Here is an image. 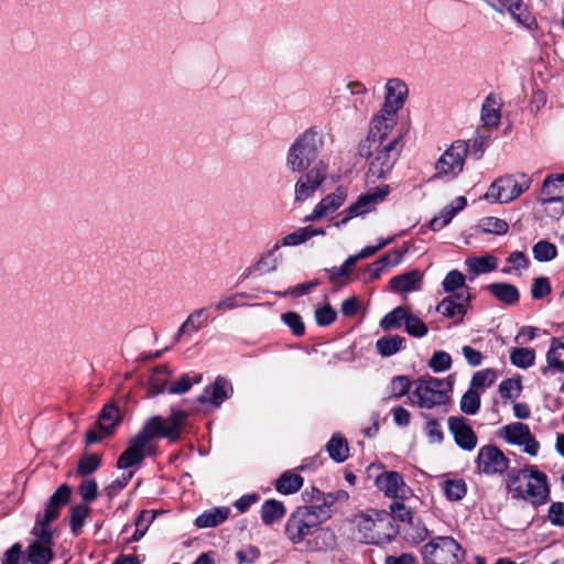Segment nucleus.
<instances>
[{"mask_svg":"<svg viewBox=\"0 0 564 564\" xmlns=\"http://www.w3.org/2000/svg\"><path fill=\"white\" fill-rule=\"evenodd\" d=\"M186 419L187 412L175 409H172L170 417L165 421L160 415L151 416L138 434L130 438L128 447L117 459V468L128 469L142 463L147 455H152L148 445L153 438H167L170 442L178 441L185 427Z\"/></svg>","mask_w":564,"mask_h":564,"instance_id":"f257e3e1","label":"nucleus"},{"mask_svg":"<svg viewBox=\"0 0 564 564\" xmlns=\"http://www.w3.org/2000/svg\"><path fill=\"white\" fill-rule=\"evenodd\" d=\"M72 487L61 485L46 502L44 513L36 514L31 531L35 539L26 549V558L31 564H50L53 561L54 535L50 524L58 519L61 509L69 502Z\"/></svg>","mask_w":564,"mask_h":564,"instance_id":"f03ea898","label":"nucleus"},{"mask_svg":"<svg viewBox=\"0 0 564 564\" xmlns=\"http://www.w3.org/2000/svg\"><path fill=\"white\" fill-rule=\"evenodd\" d=\"M326 520L328 519L319 509L315 513L306 507H297L289 517L284 532L293 544L301 543L310 534H316V539H323L325 547H332L335 544V534L329 529L319 528Z\"/></svg>","mask_w":564,"mask_h":564,"instance_id":"7ed1b4c3","label":"nucleus"},{"mask_svg":"<svg viewBox=\"0 0 564 564\" xmlns=\"http://www.w3.org/2000/svg\"><path fill=\"white\" fill-rule=\"evenodd\" d=\"M454 379H438L432 376L421 377L415 381L413 397L415 404L422 410L440 409L443 414L448 412L452 402L449 393L453 390Z\"/></svg>","mask_w":564,"mask_h":564,"instance_id":"20e7f679","label":"nucleus"},{"mask_svg":"<svg viewBox=\"0 0 564 564\" xmlns=\"http://www.w3.org/2000/svg\"><path fill=\"white\" fill-rule=\"evenodd\" d=\"M323 139L313 128L302 133L290 147L286 165L293 172L307 170L318 158L323 148Z\"/></svg>","mask_w":564,"mask_h":564,"instance_id":"39448f33","label":"nucleus"},{"mask_svg":"<svg viewBox=\"0 0 564 564\" xmlns=\"http://www.w3.org/2000/svg\"><path fill=\"white\" fill-rule=\"evenodd\" d=\"M394 86L399 90V100H397V106H393L391 101L392 95L388 96L384 99V104L380 109V112L373 117L368 131L371 137L373 135L375 138L382 140V142L388 141L387 138L389 133L397 124V111L403 106L408 95V87H404L397 82H392L390 84L389 90L395 89Z\"/></svg>","mask_w":564,"mask_h":564,"instance_id":"423d86ee","label":"nucleus"},{"mask_svg":"<svg viewBox=\"0 0 564 564\" xmlns=\"http://www.w3.org/2000/svg\"><path fill=\"white\" fill-rule=\"evenodd\" d=\"M425 564H459L465 557V551L452 536L432 539L422 549Z\"/></svg>","mask_w":564,"mask_h":564,"instance_id":"0eeeda50","label":"nucleus"},{"mask_svg":"<svg viewBox=\"0 0 564 564\" xmlns=\"http://www.w3.org/2000/svg\"><path fill=\"white\" fill-rule=\"evenodd\" d=\"M402 148L401 134L384 141L369 163L368 175L384 178L398 161Z\"/></svg>","mask_w":564,"mask_h":564,"instance_id":"6e6552de","label":"nucleus"},{"mask_svg":"<svg viewBox=\"0 0 564 564\" xmlns=\"http://www.w3.org/2000/svg\"><path fill=\"white\" fill-rule=\"evenodd\" d=\"M469 145L464 140H457L452 143L435 163V177L455 178L464 169L465 160L468 154Z\"/></svg>","mask_w":564,"mask_h":564,"instance_id":"1a4fd4ad","label":"nucleus"},{"mask_svg":"<svg viewBox=\"0 0 564 564\" xmlns=\"http://www.w3.org/2000/svg\"><path fill=\"white\" fill-rule=\"evenodd\" d=\"M530 184L529 178L519 183L513 176L499 177L489 186L485 197L500 204L509 203L527 192Z\"/></svg>","mask_w":564,"mask_h":564,"instance_id":"9d476101","label":"nucleus"},{"mask_svg":"<svg viewBox=\"0 0 564 564\" xmlns=\"http://www.w3.org/2000/svg\"><path fill=\"white\" fill-rule=\"evenodd\" d=\"M389 194V186L376 187L371 192L360 195L357 200L346 208L340 215L343 218L335 226L341 227L350 219L369 213L376 208V205L382 202Z\"/></svg>","mask_w":564,"mask_h":564,"instance_id":"9b49d317","label":"nucleus"},{"mask_svg":"<svg viewBox=\"0 0 564 564\" xmlns=\"http://www.w3.org/2000/svg\"><path fill=\"white\" fill-rule=\"evenodd\" d=\"M475 463L480 473L502 475L509 469L510 460L498 446L488 444L479 448Z\"/></svg>","mask_w":564,"mask_h":564,"instance_id":"f8f14e48","label":"nucleus"},{"mask_svg":"<svg viewBox=\"0 0 564 564\" xmlns=\"http://www.w3.org/2000/svg\"><path fill=\"white\" fill-rule=\"evenodd\" d=\"M525 480V485L522 486L523 497H520L519 500H528L535 508L546 503L550 499L546 475L538 470L535 466H530V474Z\"/></svg>","mask_w":564,"mask_h":564,"instance_id":"ddd939ff","label":"nucleus"},{"mask_svg":"<svg viewBox=\"0 0 564 564\" xmlns=\"http://www.w3.org/2000/svg\"><path fill=\"white\" fill-rule=\"evenodd\" d=\"M328 173V165L316 162L311 170L302 175L295 184V199L305 200L323 184Z\"/></svg>","mask_w":564,"mask_h":564,"instance_id":"4468645a","label":"nucleus"},{"mask_svg":"<svg viewBox=\"0 0 564 564\" xmlns=\"http://www.w3.org/2000/svg\"><path fill=\"white\" fill-rule=\"evenodd\" d=\"M375 485L391 499L403 500L411 494V489L406 486L402 475L395 470L382 471L375 478Z\"/></svg>","mask_w":564,"mask_h":564,"instance_id":"2eb2a0df","label":"nucleus"},{"mask_svg":"<svg viewBox=\"0 0 564 564\" xmlns=\"http://www.w3.org/2000/svg\"><path fill=\"white\" fill-rule=\"evenodd\" d=\"M542 197L539 198L541 204H557L555 216H560L564 212V174H551L545 177L541 188Z\"/></svg>","mask_w":564,"mask_h":564,"instance_id":"dca6fc26","label":"nucleus"},{"mask_svg":"<svg viewBox=\"0 0 564 564\" xmlns=\"http://www.w3.org/2000/svg\"><path fill=\"white\" fill-rule=\"evenodd\" d=\"M234 393L232 384L224 377H217L215 381L207 386L203 393L196 398L199 404L209 403L213 408L220 406L224 401L229 399Z\"/></svg>","mask_w":564,"mask_h":564,"instance_id":"f3484780","label":"nucleus"},{"mask_svg":"<svg viewBox=\"0 0 564 564\" xmlns=\"http://www.w3.org/2000/svg\"><path fill=\"white\" fill-rule=\"evenodd\" d=\"M448 430L459 448L464 451H473L476 447L477 435L466 417L451 416L448 419Z\"/></svg>","mask_w":564,"mask_h":564,"instance_id":"a211bd4d","label":"nucleus"},{"mask_svg":"<svg viewBox=\"0 0 564 564\" xmlns=\"http://www.w3.org/2000/svg\"><path fill=\"white\" fill-rule=\"evenodd\" d=\"M499 6L502 8H498L492 4L494 9L500 13L506 9L509 14L517 21L518 24L524 26L530 31H534L539 28L536 18L530 12L528 6L523 0H497Z\"/></svg>","mask_w":564,"mask_h":564,"instance_id":"6ab92c4d","label":"nucleus"},{"mask_svg":"<svg viewBox=\"0 0 564 564\" xmlns=\"http://www.w3.org/2000/svg\"><path fill=\"white\" fill-rule=\"evenodd\" d=\"M371 513L362 512L356 517V522L359 532L362 533V539L366 543L376 544L380 540L379 532L376 528L383 522L384 511L370 510Z\"/></svg>","mask_w":564,"mask_h":564,"instance_id":"aec40b11","label":"nucleus"},{"mask_svg":"<svg viewBox=\"0 0 564 564\" xmlns=\"http://www.w3.org/2000/svg\"><path fill=\"white\" fill-rule=\"evenodd\" d=\"M346 199V192L338 187L334 193L326 195L313 209L306 220H317L328 213L337 210Z\"/></svg>","mask_w":564,"mask_h":564,"instance_id":"412c9836","label":"nucleus"},{"mask_svg":"<svg viewBox=\"0 0 564 564\" xmlns=\"http://www.w3.org/2000/svg\"><path fill=\"white\" fill-rule=\"evenodd\" d=\"M466 205L467 199L464 196L456 197L449 205L445 206L440 212L438 216H435L430 220V229L433 231L441 230L443 227L449 224L454 216L460 210H463L466 207Z\"/></svg>","mask_w":564,"mask_h":564,"instance_id":"4be33fe9","label":"nucleus"},{"mask_svg":"<svg viewBox=\"0 0 564 564\" xmlns=\"http://www.w3.org/2000/svg\"><path fill=\"white\" fill-rule=\"evenodd\" d=\"M422 274L419 270H411L393 276L389 284L393 292H411L420 289Z\"/></svg>","mask_w":564,"mask_h":564,"instance_id":"5701e85b","label":"nucleus"},{"mask_svg":"<svg viewBox=\"0 0 564 564\" xmlns=\"http://www.w3.org/2000/svg\"><path fill=\"white\" fill-rule=\"evenodd\" d=\"M486 290L499 302L506 305H514L519 302L520 293L516 285L507 282L488 284Z\"/></svg>","mask_w":564,"mask_h":564,"instance_id":"b1692460","label":"nucleus"},{"mask_svg":"<svg viewBox=\"0 0 564 564\" xmlns=\"http://www.w3.org/2000/svg\"><path fill=\"white\" fill-rule=\"evenodd\" d=\"M530 466L531 465H527L523 468H512L507 470L506 490L511 495L512 499H520V497H523L522 480L528 479Z\"/></svg>","mask_w":564,"mask_h":564,"instance_id":"393cba45","label":"nucleus"},{"mask_svg":"<svg viewBox=\"0 0 564 564\" xmlns=\"http://www.w3.org/2000/svg\"><path fill=\"white\" fill-rule=\"evenodd\" d=\"M302 499L305 502L303 507L313 510L315 513L318 512V509L321 511L323 509L325 518L329 519L332 517L333 510L327 509L326 492L321 491L316 487H312L303 491Z\"/></svg>","mask_w":564,"mask_h":564,"instance_id":"a878e982","label":"nucleus"},{"mask_svg":"<svg viewBox=\"0 0 564 564\" xmlns=\"http://www.w3.org/2000/svg\"><path fill=\"white\" fill-rule=\"evenodd\" d=\"M121 422L120 410L116 404H106L98 417V427L106 435H111Z\"/></svg>","mask_w":564,"mask_h":564,"instance_id":"bb28decb","label":"nucleus"},{"mask_svg":"<svg viewBox=\"0 0 564 564\" xmlns=\"http://www.w3.org/2000/svg\"><path fill=\"white\" fill-rule=\"evenodd\" d=\"M230 510L228 507H215L204 511L195 519L197 528H215L225 522L229 517Z\"/></svg>","mask_w":564,"mask_h":564,"instance_id":"cd10ccee","label":"nucleus"},{"mask_svg":"<svg viewBox=\"0 0 564 564\" xmlns=\"http://www.w3.org/2000/svg\"><path fill=\"white\" fill-rule=\"evenodd\" d=\"M547 367L542 369L546 373L547 369L553 372L564 373V344L556 337L551 339L550 349L546 352Z\"/></svg>","mask_w":564,"mask_h":564,"instance_id":"c85d7f7f","label":"nucleus"},{"mask_svg":"<svg viewBox=\"0 0 564 564\" xmlns=\"http://www.w3.org/2000/svg\"><path fill=\"white\" fill-rule=\"evenodd\" d=\"M304 484V479L300 474L293 470L283 471L274 481L275 490L282 495H292L297 492Z\"/></svg>","mask_w":564,"mask_h":564,"instance_id":"c756f323","label":"nucleus"},{"mask_svg":"<svg viewBox=\"0 0 564 564\" xmlns=\"http://www.w3.org/2000/svg\"><path fill=\"white\" fill-rule=\"evenodd\" d=\"M436 312L447 318H455L454 324H460L467 313L466 305L454 297H444L436 306Z\"/></svg>","mask_w":564,"mask_h":564,"instance_id":"7c9ffc66","label":"nucleus"},{"mask_svg":"<svg viewBox=\"0 0 564 564\" xmlns=\"http://www.w3.org/2000/svg\"><path fill=\"white\" fill-rule=\"evenodd\" d=\"M356 265V261L350 256L340 267L326 269L328 280L337 288H341L350 281V274Z\"/></svg>","mask_w":564,"mask_h":564,"instance_id":"2f4dec72","label":"nucleus"},{"mask_svg":"<svg viewBox=\"0 0 564 564\" xmlns=\"http://www.w3.org/2000/svg\"><path fill=\"white\" fill-rule=\"evenodd\" d=\"M326 451L329 457L336 463L345 462L349 456V446L347 440L340 434H334L326 444Z\"/></svg>","mask_w":564,"mask_h":564,"instance_id":"473e14b6","label":"nucleus"},{"mask_svg":"<svg viewBox=\"0 0 564 564\" xmlns=\"http://www.w3.org/2000/svg\"><path fill=\"white\" fill-rule=\"evenodd\" d=\"M283 502L275 499H268L261 507V520L265 525H272L285 516Z\"/></svg>","mask_w":564,"mask_h":564,"instance_id":"72a5a7b5","label":"nucleus"},{"mask_svg":"<svg viewBox=\"0 0 564 564\" xmlns=\"http://www.w3.org/2000/svg\"><path fill=\"white\" fill-rule=\"evenodd\" d=\"M468 272L475 275L488 273L497 269V258L488 254L484 257H470L466 260Z\"/></svg>","mask_w":564,"mask_h":564,"instance_id":"f704fd0d","label":"nucleus"},{"mask_svg":"<svg viewBox=\"0 0 564 564\" xmlns=\"http://www.w3.org/2000/svg\"><path fill=\"white\" fill-rule=\"evenodd\" d=\"M90 512V507L86 503H78L70 508L69 528L74 535L79 534Z\"/></svg>","mask_w":564,"mask_h":564,"instance_id":"c9c22d12","label":"nucleus"},{"mask_svg":"<svg viewBox=\"0 0 564 564\" xmlns=\"http://www.w3.org/2000/svg\"><path fill=\"white\" fill-rule=\"evenodd\" d=\"M101 466V455L97 453L84 454L78 463L76 468V475L79 477L87 478L97 471Z\"/></svg>","mask_w":564,"mask_h":564,"instance_id":"e433bc0d","label":"nucleus"},{"mask_svg":"<svg viewBox=\"0 0 564 564\" xmlns=\"http://www.w3.org/2000/svg\"><path fill=\"white\" fill-rule=\"evenodd\" d=\"M325 235V230L323 228H312L304 227L300 228L282 239L283 246H297L311 239L314 236Z\"/></svg>","mask_w":564,"mask_h":564,"instance_id":"4c0bfd02","label":"nucleus"},{"mask_svg":"<svg viewBox=\"0 0 564 564\" xmlns=\"http://www.w3.org/2000/svg\"><path fill=\"white\" fill-rule=\"evenodd\" d=\"M403 341L400 335L382 336L377 340L376 348L382 357H390L401 349Z\"/></svg>","mask_w":564,"mask_h":564,"instance_id":"58836bf2","label":"nucleus"},{"mask_svg":"<svg viewBox=\"0 0 564 564\" xmlns=\"http://www.w3.org/2000/svg\"><path fill=\"white\" fill-rule=\"evenodd\" d=\"M170 371L162 365L153 369L149 379V391L152 395L162 393L166 389Z\"/></svg>","mask_w":564,"mask_h":564,"instance_id":"ea45409f","label":"nucleus"},{"mask_svg":"<svg viewBox=\"0 0 564 564\" xmlns=\"http://www.w3.org/2000/svg\"><path fill=\"white\" fill-rule=\"evenodd\" d=\"M503 431L506 441L514 445H522L525 442V437L530 436L529 426L520 422L506 425Z\"/></svg>","mask_w":564,"mask_h":564,"instance_id":"a19ab883","label":"nucleus"},{"mask_svg":"<svg viewBox=\"0 0 564 564\" xmlns=\"http://www.w3.org/2000/svg\"><path fill=\"white\" fill-rule=\"evenodd\" d=\"M445 497L449 501H459L467 494V485L464 479H447L443 482Z\"/></svg>","mask_w":564,"mask_h":564,"instance_id":"79ce46f5","label":"nucleus"},{"mask_svg":"<svg viewBox=\"0 0 564 564\" xmlns=\"http://www.w3.org/2000/svg\"><path fill=\"white\" fill-rule=\"evenodd\" d=\"M408 310L403 306H398L393 308L391 312L386 314L380 321V327L383 330H390L400 328L402 323L406 318Z\"/></svg>","mask_w":564,"mask_h":564,"instance_id":"37998d69","label":"nucleus"},{"mask_svg":"<svg viewBox=\"0 0 564 564\" xmlns=\"http://www.w3.org/2000/svg\"><path fill=\"white\" fill-rule=\"evenodd\" d=\"M535 352L532 348H513L510 352V361L518 368H529L534 364Z\"/></svg>","mask_w":564,"mask_h":564,"instance_id":"c03bdc74","label":"nucleus"},{"mask_svg":"<svg viewBox=\"0 0 564 564\" xmlns=\"http://www.w3.org/2000/svg\"><path fill=\"white\" fill-rule=\"evenodd\" d=\"M532 252L539 262H547L556 258L557 247L546 240H540L533 246Z\"/></svg>","mask_w":564,"mask_h":564,"instance_id":"a18cd8bd","label":"nucleus"},{"mask_svg":"<svg viewBox=\"0 0 564 564\" xmlns=\"http://www.w3.org/2000/svg\"><path fill=\"white\" fill-rule=\"evenodd\" d=\"M460 411L465 414H476L480 408V394L469 388L462 397L459 402Z\"/></svg>","mask_w":564,"mask_h":564,"instance_id":"49530a36","label":"nucleus"},{"mask_svg":"<svg viewBox=\"0 0 564 564\" xmlns=\"http://www.w3.org/2000/svg\"><path fill=\"white\" fill-rule=\"evenodd\" d=\"M155 511L154 510H143L140 512L135 520V531L133 535L131 536V541H139L147 532L149 525L153 522L155 519Z\"/></svg>","mask_w":564,"mask_h":564,"instance_id":"de8ad7c7","label":"nucleus"},{"mask_svg":"<svg viewBox=\"0 0 564 564\" xmlns=\"http://www.w3.org/2000/svg\"><path fill=\"white\" fill-rule=\"evenodd\" d=\"M479 226L484 232L494 235H505L509 230L508 223L497 217H485L480 220Z\"/></svg>","mask_w":564,"mask_h":564,"instance_id":"09e8293b","label":"nucleus"},{"mask_svg":"<svg viewBox=\"0 0 564 564\" xmlns=\"http://www.w3.org/2000/svg\"><path fill=\"white\" fill-rule=\"evenodd\" d=\"M497 378L496 371L491 368H487L474 373L470 388L471 389H484L495 383Z\"/></svg>","mask_w":564,"mask_h":564,"instance_id":"8fccbe9b","label":"nucleus"},{"mask_svg":"<svg viewBox=\"0 0 564 564\" xmlns=\"http://www.w3.org/2000/svg\"><path fill=\"white\" fill-rule=\"evenodd\" d=\"M202 379L203 376L200 373L194 376L193 378L186 373L182 375L175 383L167 388V392L170 394H183L187 392L193 387V384L199 383Z\"/></svg>","mask_w":564,"mask_h":564,"instance_id":"3c124183","label":"nucleus"},{"mask_svg":"<svg viewBox=\"0 0 564 564\" xmlns=\"http://www.w3.org/2000/svg\"><path fill=\"white\" fill-rule=\"evenodd\" d=\"M404 325L406 333L413 337H423L429 330L426 324L420 317L409 312L406 313Z\"/></svg>","mask_w":564,"mask_h":564,"instance_id":"603ef678","label":"nucleus"},{"mask_svg":"<svg viewBox=\"0 0 564 564\" xmlns=\"http://www.w3.org/2000/svg\"><path fill=\"white\" fill-rule=\"evenodd\" d=\"M281 319L291 329L294 336L302 337L305 334V325L299 313L286 312L282 314Z\"/></svg>","mask_w":564,"mask_h":564,"instance_id":"864d4df0","label":"nucleus"},{"mask_svg":"<svg viewBox=\"0 0 564 564\" xmlns=\"http://www.w3.org/2000/svg\"><path fill=\"white\" fill-rule=\"evenodd\" d=\"M492 105H495V100L492 96H488L482 105L481 119L486 126L497 127L500 120V111L495 109Z\"/></svg>","mask_w":564,"mask_h":564,"instance_id":"5fc2aeb1","label":"nucleus"},{"mask_svg":"<svg viewBox=\"0 0 564 564\" xmlns=\"http://www.w3.org/2000/svg\"><path fill=\"white\" fill-rule=\"evenodd\" d=\"M78 494L83 499L82 503L88 505L95 501L98 497L97 481L93 478L83 480L78 486Z\"/></svg>","mask_w":564,"mask_h":564,"instance_id":"6e6d98bb","label":"nucleus"},{"mask_svg":"<svg viewBox=\"0 0 564 564\" xmlns=\"http://www.w3.org/2000/svg\"><path fill=\"white\" fill-rule=\"evenodd\" d=\"M465 285V275L458 270L449 271L443 282L442 286L446 293H453Z\"/></svg>","mask_w":564,"mask_h":564,"instance_id":"4d7b16f0","label":"nucleus"},{"mask_svg":"<svg viewBox=\"0 0 564 564\" xmlns=\"http://www.w3.org/2000/svg\"><path fill=\"white\" fill-rule=\"evenodd\" d=\"M412 382L408 376H395L391 380V398L400 399L411 390Z\"/></svg>","mask_w":564,"mask_h":564,"instance_id":"13d9d810","label":"nucleus"},{"mask_svg":"<svg viewBox=\"0 0 564 564\" xmlns=\"http://www.w3.org/2000/svg\"><path fill=\"white\" fill-rule=\"evenodd\" d=\"M382 143V140H379L373 135L371 137V134L368 133L367 137L358 144L359 156L369 160Z\"/></svg>","mask_w":564,"mask_h":564,"instance_id":"bf43d9fd","label":"nucleus"},{"mask_svg":"<svg viewBox=\"0 0 564 564\" xmlns=\"http://www.w3.org/2000/svg\"><path fill=\"white\" fill-rule=\"evenodd\" d=\"M133 477V471H129L128 474H123L121 477L111 481L108 486L104 488V492L109 500H112L118 494L124 489Z\"/></svg>","mask_w":564,"mask_h":564,"instance_id":"052dcab7","label":"nucleus"},{"mask_svg":"<svg viewBox=\"0 0 564 564\" xmlns=\"http://www.w3.org/2000/svg\"><path fill=\"white\" fill-rule=\"evenodd\" d=\"M422 417L426 420L425 432L432 443H440L443 441L444 434L441 425L436 419H432L429 413L422 412Z\"/></svg>","mask_w":564,"mask_h":564,"instance_id":"680f3d73","label":"nucleus"},{"mask_svg":"<svg viewBox=\"0 0 564 564\" xmlns=\"http://www.w3.org/2000/svg\"><path fill=\"white\" fill-rule=\"evenodd\" d=\"M552 292L550 279L546 276L535 278L531 286V296L533 300H542Z\"/></svg>","mask_w":564,"mask_h":564,"instance_id":"e2e57ef3","label":"nucleus"},{"mask_svg":"<svg viewBox=\"0 0 564 564\" xmlns=\"http://www.w3.org/2000/svg\"><path fill=\"white\" fill-rule=\"evenodd\" d=\"M278 249L279 245H275L272 250L263 254L256 263L254 270L260 271L261 273H269L275 270L278 267V258L274 256V252Z\"/></svg>","mask_w":564,"mask_h":564,"instance_id":"0e129e2a","label":"nucleus"},{"mask_svg":"<svg viewBox=\"0 0 564 564\" xmlns=\"http://www.w3.org/2000/svg\"><path fill=\"white\" fill-rule=\"evenodd\" d=\"M336 318L337 312L328 303L315 310V321L318 326H329Z\"/></svg>","mask_w":564,"mask_h":564,"instance_id":"69168bd1","label":"nucleus"},{"mask_svg":"<svg viewBox=\"0 0 564 564\" xmlns=\"http://www.w3.org/2000/svg\"><path fill=\"white\" fill-rule=\"evenodd\" d=\"M452 366V357L446 351H435L429 361V367L434 372L448 370Z\"/></svg>","mask_w":564,"mask_h":564,"instance_id":"338daca9","label":"nucleus"},{"mask_svg":"<svg viewBox=\"0 0 564 564\" xmlns=\"http://www.w3.org/2000/svg\"><path fill=\"white\" fill-rule=\"evenodd\" d=\"M521 389L522 387L520 378H508L499 384V393L502 399H511L513 397H518Z\"/></svg>","mask_w":564,"mask_h":564,"instance_id":"774afa93","label":"nucleus"}]
</instances>
